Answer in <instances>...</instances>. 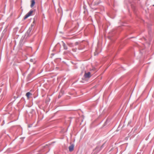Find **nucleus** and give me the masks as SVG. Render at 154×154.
Here are the masks:
<instances>
[{"label": "nucleus", "mask_w": 154, "mask_h": 154, "mask_svg": "<svg viewBox=\"0 0 154 154\" xmlns=\"http://www.w3.org/2000/svg\"><path fill=\"white\" fill-rule=\"evenodd\" d=\"M130 123V122H129L128 123V124H129V123Z\"/></svg>", "instance_id": "f8f14e48"}, {"label": "nucleus", "mask_w": 154, "mask_h": 154, "mask_svg": "<svg viewBox=\"0 0 154 154\" xmlns=\"http://www.w3.org/2000/svg\"><path fill=\"white\" fill-rule=\"evenodd\" d=\"M31 3L30 5V6L31 8H32L34 5L35 3V0H31Z\"/></svg>", "instance_id": "39448f33"}, {"label": "nucleus", "mask_w": 154, "mask_h": 154, "mask_svg": "<svg viewBox=\"0 0 154 154\" xmlns=\"http://www.w3.org/2000/svg\"><path fill=\"white\" fill-rule=\"evenodd\" d=\"M31 30V28H29V29L27 30L26 33H27L28 34V35H29L30 34Z\"/></svg>", "instance_id": "6e6552de"}, {"label": "nucleus", "mask_w": 154, "mask_h": 154, "mask_svg": "<svg viewBox=\"0 0 154 154\" xmlns=\"http://www.w3.org/2000/svg\"><path fill=\"white\" fill-rule=\"evenodd\" d=\"M48 145H46L45 146H44L45 147H46V146H48Z\"/></svg>", "instance_id": "9b49d317"}, {"label": "nucleus", "mask_w": 154, "mask_h": 154, "mask_svg": "<svg viewBox=\"0 0 154 154\" xmlns=\"http://www.w3.org/2000/svg\"><path fill=\"white\" fill-rule=\"evenodd\" d=\"M107 122V121H106V122L105 123H106Z\"/></svg>", "instance_id": "ddd939ff"}, {"label": "nucleus", "mask_w": 154, "mask_h": 154, "mask_svg": "<svg viewBox=\"0 0 154 154\" xmlns=\"http://www.w3.org/2000/svg\"><path fill=\"white\" fill-rule=\"evenodd\" d=\"M30 61L31 62H32V61H33V60H32V59H30Z\"/></svg>", "instance_id": "9d476101"}, {"label": "nucleus", "mask_w": 154, "mask_h": 154, "mask_svg": "<svg viewBox=\"0 0 154 154\" xmlns=\"http://www.w3.org/2000/svg\"><path fill=\"white\" fill-rule=\"evenodd\" d=\"M33 12L32 10L30 11L28 13H27L25 16L24 19H27L28 17L31 15Z\"/></svg>", "instance_id": "7ed1b4c3"}, {"label": "nucleus", "mask_w": 154, "mask_h": 154, "mask_svg": "<svg viewBox=\"0 0 154 154\" xmlns=\"http://www.w3.org/2000/svg\"><path fill=\"white\" fill-rule=\"evenodd\" d=\"M63 46L65 50H67L68 48L66 46L65 44L63 42Z\"/></svg>", "instance_id": "0eeeda50"}, {"label": "nucleus", "mask_w": 154, "mask_h": 154, "mask_svg": "<svg viewBox=\"0 0 154 154\" xmlns=\"http://www.w3.org/2000/svg\"><path fill=\"white\" fill-rule=\"evenodd\" d=\"M74 147V145L73 144H71L70 146L69 147V151L70 152L72 151L73 150Z\"/></svg>", "instance_id": "20e7f679"}, {"label": "nucleus", "mask_w": 154, "mask_h": 154, "mask_svg": "<svg viewBox=\"0 0 154 154\" xmlns=\"http://www.w3.org/2000/svg\"><path fill=\"white\" fill-rule=\"evenodd\" d=\"M67 45L70 47H72V44L71 43L69 42L67 43Z\"/></svg>", "instance_id": "1a4fd4ad"}, {"label": "nucleus", "mask_w": 154, "mask_h": 154, "mask_svg": "<svg viewBox=\"0 0 154 154\" xmlns=\"http://www.w3.org/2000/svg\"><path fill=\"white\" fill-rule=\"evenodd\" d=\"M104 144H103L101 147H97L94 150V154H97L103 147Z\"/></svg>", "instance_id": "f257e3e1"}, {"label": "nucleus", "mask_w": 154, "mask_h": 154, "mask_svg": "<svg viewBox=\"0 0 154 154\" xmlns=\"http://www.w3.org/2000/svg\"><path fill=\"white\" fill-rule=\"evenodd\" d=\"M92 75H91V72H90L85 71V74L84 75V77L85 78L89 79L90 78Z\"/></svg>", "instance_id": "f03ea898"}, {"label": "nucleus", "mask_w": 154, "mask_h": 154, "mask_svg": "<svg viewBox=\"0 0 154 154\" xmlns=\"http://www.w3.org/2000/svg\"><path fill=\"white\" fill-rule=\"evenodd\" d=\"M32 95V94L30 92H28L26 93V95L27 97V98H29V96Z\"/></svg>", "instance_id": "423d86ee"}]
</instances>
